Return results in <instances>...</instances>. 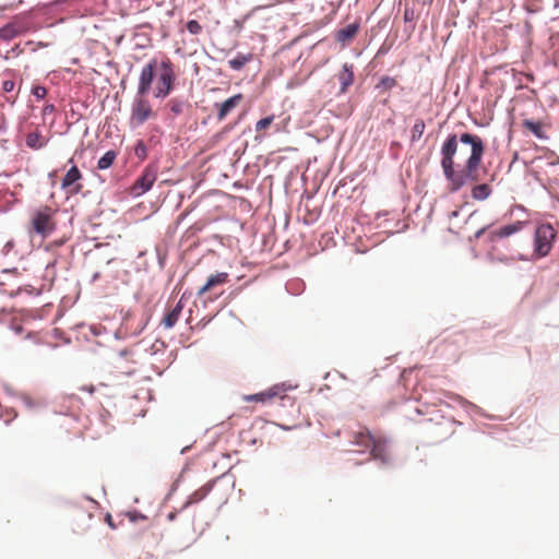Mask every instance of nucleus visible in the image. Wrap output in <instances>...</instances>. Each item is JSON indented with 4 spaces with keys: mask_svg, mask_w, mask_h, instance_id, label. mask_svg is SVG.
<instances>
[{
    "mask_svg": "<svg viewBox=\"0 0 559 559\" xmlns=\"http://www.w3.org/2000/svg\"><path fill=\"white\" fill-rule=\"evenodd\" d=\"M176 518H177V513L176 512H170L167 515L168 521H174Z\"/></svg>",
    "mask_w": 559,
    "mask_h": 559,
    "instance_id": "nucleus-39",
    "label": "nucleus"
},
{
    "mask_svg": "<svg viewBox=\"0 0 559 559\" xmlns=\"http://www.w3.org/2000/svg\"><path fill=\"white\" fill-rule=\"evenodd\" d=\"M456 216H459V211L451 212L449 217H450V219H452L453 217H456Z\"/></svg>",
    "mask_w": 559,
    "mask_h": 559,
    "instance_id": "nucleus-40",
    "label": "nucleus"
},
{
    "mask_svg": "<svg viewBox=\"0 0 559 559\" xmlns=\"http://www.w3.org/2000/svg\"><path fill=\"white\" fill-rule=\"evenodd\" d=\"M80 390L93 394L95 392V386L93 384L83 385L80 388Z\"/></svg>",
    "mask_w": 559,
    "mask_h": 559,
    "instance_id": "nucleus-36",
    "label": "nucleus"
},
{
    "mask_svg": "<svg viewBox=\"0 0 559 559\" xmlns=\"http://www.w3.org/2000/svg\"><path fill=\"white\" fill-rule=\"evenodd\" d=\"M167 108L169 109L173 117H177L183 112L186 103L179 98H171L167 103Z\"/></svg>",
    "mask_w": 559,
    "mask_h": 559,
    "instance_id": "nucleus-24",
    "label": "nucleus"
},
{
    "mask_svg": "<svg viewBox=\"0 0 559 559\" xmlns=\"http://www.w3.org/2000/svg\"><path fill=\"white\" fill-rule=\"evenodd\" d=\"M280 417L292 427L300 425V406L297 402L287 395L280 396Z\"/></svg>",
    "mask_w": 559,
    "mask_h": 559,
    "instance_id": "nucleus-7",
    "label": "nucleus"
},
{
    "mask_svg": "<svg viewBox=\"0 0 559 559\" xmlns=\"http://www.w3.org/2000/svg\"><path fill=\"white\" fill-rule=\"evenodd\" d=\"M157 167L155 165H147L142 175L134 181L131 187V193L135 197H140L147 192L154 185L157 178Z\"/></svg>",
    "mask_w": 559,
    "mask_h": 559,
    "instance_id": "nucleus-9",
    "label": "nucleus"
},
{
    "mask_svg": "<svg viewBox=\"0 0 559 559\" xmlns=\"http://www.w3.org/2000/svg\"><path fill=\"white\" fill-rule=\"evenodd\" d=\"M106 522L108 523V525L111 527V528H116V525L114 524L112 522V518L109 513L106 514Z\"/></svg>",
    "mask_w": 559,
    "mask_h": 559,
    "instance_id": "nucleus-38",
    "label": "nucleus"
},
{
    "mask_svg": "<svg viewBox=\"0 0 559 559\" xmlns=\"http://www.w3.org/2000/svg\"><path fill=\"white\" fill-rule=\"evenodd\" d=\"M182 309H183V305H182L181 300H179L176 304V306L164 316V318L162 320V324L166 329H171L178 322V320L181 316Z\"/></svg>",
    "mask_w": 559,
    "mask_h": 559,
    "instance_id": "nucleus-18",
    "label": "nucleus"
},
{
    "mask_svg": "<svg viewBox=\"0 0 559 559\" xmlns=\"http://www.w3.org/2000/svg\"><path fill=\"white\" fill-rule=\"evenodd\" d=\"M484 231H485V228L479 229V230L475 234L476 238H479V237L484 234Z\"/></svg>",
    "mask_w": 559,
    "mask_h": 559,
    "instance_id": "nucleus-41",
    "label": "nucleus"
},
{
    "mask_svg": "<svg viewBox=\"0 0 559 559\" xmlns=\"http://www.w3.org/2000/svg\"><path fill=\"white\" fill-rule=\"evenodd\" d=\"M522 126L524 129L532 132L538 139L547 138L545 134V131H544V126L540 121H533V120L525 119V120H523Z\"/></svg>",
    "mask_w": 559,
    "mask_h": 559,
    "instance_id": "nucleus-22",
    "label": "nucleus"
},
{
    "mask_svg": "<svg viewBox=\"0 0 559 559\" xmlns=\"http://www.w3.org/2000/svg\"><path fill=\"white\" fill-rule=\"evenodd\" d=\"M134 155L140 159L144 160L147 157V148L142 140H139L134 146Z\"/></svg>",
    "mask_w": 559,
    "mask_h": 559,
    "instance_id": "nucleus-29",
    "label": "nucleus"
},
{
    "mask_svg": "<svg viewBox=\"0 0 559 559\" xmlns=\"http://www.w3.org/2000/svg\"><path fill=\"white\" fill-rule=\"evenodd\" d=\"M242 99V94H236L221 104H215V106L218 108V121H223L235 108H237L240 105Z\"/></svg>",
    "mask_w": 559,
    "mask_h": 559,
    "instance_id": "nucleus-13",
    "label": "nucleus"
},
{
    "mask_svg": "<svg viewBox=\"0 0 559 559\" xmlns=\"http://www.w3.org/2000/svg\"><path fill=\"white\" fill-rule=\"evenodd\" d=\"M359 28L360 25L357 22L348 24L346 27L341 28L336 32L335 38L338 43L345 45L357 35Z\"/></svg>",
    "mask_w": 559,
    "mask_h": 559,
    "instance_id": "nucleus-17",
    "label": "nucleus"
},
{
    "mask_svg": "<svg viewBox=\"0 0 559 559\" xmlns=\"http://www.w3.org/2000/svg\"><path fill=\"white\" fill-rule=\"evenodd\" d=\"M485 153L480 136L472 133L450 134L441 147V167L449 191L456 192L478 180V168Z\"/></svg>",
    "mask_w": 559,
    "mask_h": 559,
    "instance_id": "nucleus-1",
    "label": "nucleus"
},
{
    "mask_svg": "<svg viewBox=\"0 0 559 559\" xmlns=\"http://www.w3.org/2000/svg\"><path fill=\"white\" fill-rule=\"evenodd\" d=\"M217 479L210 480L209 483L204 484L202 487L193 491L186 500V502L182 506V510L189 508L192 504L199 503L202 500H204L213 487L216 485Z\"/></svg>",
    "mask_w": 559,
    "mask_h": 559,
    "instance_id": "nucleus-12",
    "label": "nucleus"
},
{
    "mask_svg": "<svg viewBox=\"0 0 559 559\" xmlns=\"http://www.w3.org/2000/svg\"><path fill=\"white\" fill-rule=\"evenodd\" d=\"M187 29L193 35H199L202 32V26L198 21L191 20L187 23Z\"/></svg>",
    "mask_w": 559,
    "mask_h": 559,
    "instance_id": "nucleus-32",
    "label": "nucleus"
},
{
    "mask_svg": "<svg viewBox=\"0 0 559 559\" xmlns=\"http://www.w3.org/2000/svg\"><path fill=\"white\" fill-rule=\"evenodd\" d=\"M82 178L83 175L81 170L73 165L62 178L61 188L70 195L78 194L83 189V185L81 183Z\"/></svg>",
    "mask_w": 559,
    "mask_h": 559,
    "instance_id": "nucleus-10",
    "label": "nucleus"
},
{
    "mask_svg": "<svg viewBox=\"0 0 559 559\" xmlns=\"http://www.w3.org/2000/svg\"><path fill=\"white\" fill-rule=\"evenodd\" d=\"M369 451L372 459L380 460L383 463L389 461L386 440L384 438L376 436Z\"/></svg>",
    "mask_w": 559,
    "mask_h": 559,
    "instance_id": "nucleus-14",
    "label": "nucleus"
},
{
    "mask_svg": "<svg viewBox=\"0 0 559 559\" xmlns=\"http://www.w3.org/2000/svg\"><path fill=\"white\" fill-rule=\"evenodd\" d=\"M84 506H75L72 510V520L75 525V531L78 533H83L90 528L88 522L92 521L94 516V511L97 509L96 501L92 499H86Z\"/></svg>",
    "mask_w": 559,
    "mask_h": 559,
    "instance_id": "nucleus-5",
    "label": "nucleus"
},
{
    "mask_svg": "<svg viewBox=\"0 0 559 559\" xmlns=\"http://www.w3.org/2000/svg\"><path fill=\"white\" fill-rule=\"evenodd\" d=\"M251 59V55L238 53L235 58L228 60V64L233 70L238 71L241 70Z\"/></svg>",
    "mask_w": 559,
    "mask_h": 559,
    "instance_id": "nucleus-23",
    "label": "nucleus"
},
{
    "mask_svg": "<svg viewBox=\"0 0 559 559\" xmlns=\"http://www.w3.org/2000/svg\"><path fill=\"white\" fill-rule=\"evenodd\" d=\"M338 81L341 83V92H346V90L354 82V72L352 64L344 63L343 70L338 73Z\"/></svg>",
    "mask_w": 559,
    "mask_h": 559,
    "instance_id": "nucleus-20",
    "label": "nucleus"
},
{
    "mask_svg": "<svg viewBox=\"0 0 559 559\" xmlns=\"http://www.w3.org/2000/svg\"><path fill=\"white\" fill-rule=\"evenodd\" d=\"M53 215L55 211L48 205L37 209L32 215V230L44 238L49 236L56 228Z\"/></svg>",
    "mask_w": 559,
    "mask_h": 559,
    "instance_id": "nucleus-3",
    "label": "nucleus"
},
{
    "mask_svg": "<svg viewBox=\"0 0 559 559\" xmlns=\"http://www.w3.org/2000/svg\"><path fill=\"white\" fill-rule=\"evenodd\" d=\"M274 121V116H267L265 118L260 119L255 124V131L260 132L269 128Z\"/></svg>",
    "mask_w": 559,
    "mask_h": 559,
    "instance_id": "nucleus-31",
    "label": "nucleus"
},
{
    "mask_svg": "<svg viewBox=\"0 0 559 559\" xmlns=\"http://www.w3.org/2000/svg\"><path fill=\"white\" fill-rule=\"evenodd\" d=\"M374 435L368 429H362L353 433V444L359 448V452H365L372 445Z\"/></svg>",
    "mask_w": 559,
    "mask_h": 559,
    "instance_id": "nucleus-15",
    "label": "nucleus"
},
{
    "mask_svg": "<svg viewBox=\"0 0 559 559\" xmlns=\"http://www.w3.org/2000/svg\"><path fill=\"white\" fill-rule=\"evenodd\" d=\"M229 281V274L227 272H219L211 275L206 283L199 288L198 297L204 296L206 293L214 290L217 286H222Z\"/></svg>",
    "mask_w": 559,
    "mask_h": 559,
    "instance_id": "nucleus-11",
    "label": "nucleus"
},
{
    "mask_svg": "<svg viewBox=\"0 0 559 559\" xmlns=\"http://www.w3.org/2000/svg\"><path fill=\"white\" fill-rule=\"evenodd\" d=\"M523 226H524V223L521 221H518L510 225H506V226L492 231L491 239L509 237V236L520 231L523 228Z\"/></svg>",
    "mask_w": 559,
    "mask_h": 559,
    "instance_id": "nucleus-19",
    "label": "nucleus"
},
{
    "mask_svg": "<svg viewBox=\"0 0 559 559\" xmlns=\"http://www.w3.org/2000/svg\"><path fill=\"white\" fill-rule=\"evenodd\" d=\"M489 193L490 189L486 183L475 186L472 190V195L476 200H484L488 198Z\"/></svg>",
    "mask_w": 559,
    "mask_h": 559,
    "instance_id": "nucleus-27",
    "label": "nucleus"
},
{
    "mask_svg": "<svg viewBox=\"0 0 559 559\" xmlns=\"http://www.w3.org/2000/svg\"><path fill=\"white\" fill-rule=\"evenodd\" d=\"M116 157H117V154H116V152H115V151H108V152H106V153H105V154H104V155L98 159V162H97V168H98V169H102V170H103V169H107V168H109V167L114 164V162H115Z\"/></svg>",
    "mask_w": 559,
    "mask_h": 559,
    "instance_id": "nucleus-25",
    "label": "nucleus"
},
{
    "mask_svg": "<svg viewBox=\"0 0 559 559\" xmlns=\"http://www.w3.org/2000/svg\"><path fill=\"white\" fill-rule=\"evenodd\" d=\"M15 87V83L13 80H5L2 83V90L7 93L12 92Z\"/></svg>",
    "mask_w": 559,
    "mask_h": 559,
    "instance_id": "nucleus-34",
    "label": "nucleus"
},
{
    "mask_svg": "<svg viewBox=\"0 0 559 559\" xmlns=\"http://www.w3.org/2000/svg\"><path fill=\"white\" fill-rule=\"evenodd\" d=\"M133 372H134V368H128V369L124 371V373H127V374H131V373H133Z\"/></svg>",
    "mask_w": 559,
    "mask_h": 559,
    "instance_id": "nucleus-43",
    "label": "nucleus"
},
{
    "mask_svg": "<svg viewBox=\"0 0 559 559\" xmlns=\"http://www.w3.org/2000/svg\"><path fill=\"white\" fill-rule=\"evenodd\" d=\"M556 231L550 224H542L535 233V252L538 257H545L552 247Z\"/></svg>",
    "mask_w": 559,
    "mask_h": 559,
    "instance_id": "nucleus-6",
    "label": "nucleus"
},
{
    "mask_svg": "<svg viewBox=\"0 0 559 559\" xmlns=\"http://www.w3.org/2000/svg\"><path fill=\"white\" fill-rule=\"evenodd\" d=\"M159 70L156 74V85L153 92L155 98L167 97L173 88L176 81V73L174 63L169 58H165L159 61Z\"/></svg>",
    "mask_w": 559,
    "mask_h": 559,
    "instance_id": "nucleus-2",
    "label": "nucleus"
},
{
    "mask_svg": "<svg viewBox=\"0 0 559 559\" xmlns=\"http://www.w3.org/2000/svg\"><path fill=\"white\" fill-rule=\"evenodd\" d=\"M53 110H55V106L52 104H50V105L45 106L43 112H44V115H47V114L52 112Z\"/></svg>",
    "mask_w": 559,
    "mask_h": 559,
    "instance_id": "nucleus-37",
    "label": "nucleus"
},
{
    "mask_svg": "<svg viewBox=\"0 0 559 559\" xmlns=\"http://www.w3.org/2000/svg\"><path fill=\"white\" fill-rule=\"evenodd\" d=\"M277 396H280V389L272 388L265 392H261V393H257V394H252V395H246L243 397V400L247 402L254 401V402L265 403V402H269Z\"/></svg>",
    "mask_w": 559,
    "mask_h": 559,
    "instance_id": "nucleus-21",
    "label": "nucleus"
},
{
    "mask_svg": "<svg viewBox=\"0 0 559 559\" xmlns=\"http://www.w3.org/2000/svg\"><path fill=\"white\" fill-rule=\"evenodd\" d=\"M425 129H426L425 121L423 119H417L412 128V131H411V141L412 142L418 141L423 136Z\"/></svg>",
    "mask_w": 559,
    "mask_h": 559,
    "instance_id": "nucleus-26",
    "label": "nucleus"
},
{
    "mask_svg": "<svg viewBox=\"0 0 559 559\" xmlns=\"http://www.w3.org/2000/svg\"><path fill=\"white\" fill-rule=\"evenodd\" d=\"M32 94L37 98V99H44L47 95V90L46 87L44 86H40V85H36L32 88Z\"/></svg>",
    "mask_w": 559,
    "mask_h": 559,
    "instance_id": "nucleus-33",
    "label": "nucleus"
},
{
    "mask_svg": "<svg viewBox=\"0 0 559 559\" xmlns=\"http://www.w3.org/2000/svg\"><path fill=\"white\" fill-rule=\"evenodd\" d=\"M397 84V81L394 78L391 76H382L380 79V82L378 83L377 87L382 90H391Z\"/></svg>",
    "mask_w": 559,
    "mask_h": 559,
    "instance_id": "nucleus-30",
    "label": "nucleus"
},
{
    "mask_svg": "<svg viewBox=\"0 0 559 559\" xmlns=\"http://www.w3.org/2000/svg\"><path fill=\"white\" fill-rule=\"evenodd\" d=\"M20 400H21L22 404L28 409H34L41 405V403L38 399H35L28 394H24V393L21 394Z\"/></svg>",
    "mask_w": 559,
    "mask_h": 559,
    "instance_id": "nucleus-28",
    "label": "nucleus"
},
{
    "mask_svg": "<svg viewBox=\"0 0 559 559\" xmlns=\"http://www.w3.org/2000/svg\"><path fill=\"white\" fill-rule=\"evenodd\" d=\"M127 354H128L127 350H123V352L120 353V356H119V358L117 359V362H116V367L117 368H121V369L123 368L122 362H123L124 356Z\"/></svg>",
    "mask_w": 559,
    "mask_h": 559,
    "instance_id": "nucleus-35",
    "label": "nucleus"
},
{
    "mask_svg": "<svg viewBox=\"0 0 559 559\" xmlns=\"http://www.w3.org/2000/svg\"><path fill=\"white\" fill-rule=\"evenodd\" d=\"M25 144L27 147L37 151L47 144V140L43 135L41 131L36 128L34 131H31L26 134Z\"/></svg>",
    "mask_w": 559,
    "mask_h": 559,
    "instance_id": "nucleus-16",
    "label": "nucleus"
},
{
    "mask_svg": "<svg viewBox=\"0 0 559 559\" xmlns=\"http://www.w3.org/2000/svg\"><path fill=\"white\" fill-rule=\"evenodd\" d=\"M156 116L150 100L145 96H136L131 106L129 123L132 128H138Z\"/></svg>",
    "mask_w": 559,
    "mask_h": 559,
    "instance_id": "nucleus-4",
    "label": "nucleus"
},
{
    "mask_svg": "<svg viewBox=\"0 0 559 559\" xmlns=\"http://www.w3.org/2000/svg\"><path fill=\"white\" fill-rule=\"evenodd\" d=\"M158 67L159 62L156 59H152L143 67L139 78L138 96H146L148 94L152 88L153 81L159 70Z\"/></svg>",
    "mask_w": 559,
    "mask_h": 559,
    "instance_id": "nucleus-8",
    "label": "nucleus"
},
{
    "mask_svg": "<svg viewBox=\"0 0 559 559\" xmlns=\"http://www.w3.org/2000/svg\"><path fill=\"white\" fill-rule=\"evenodd\" d=\"M129 516L131 521H135L138 519V515L135 513H130Z\"/></svg>",
    "mask_w": 559,
    "mask_h": 559,
    "instance_id": "nucleus-42",
    "label": "nucleus"
}]
</instances>
